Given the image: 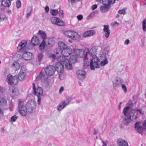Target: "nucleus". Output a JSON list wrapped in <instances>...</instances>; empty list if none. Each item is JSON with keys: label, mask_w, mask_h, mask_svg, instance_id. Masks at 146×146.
I'll list each match as a JSON object with an SVG mask.
<instances>
[{"label": "nucleus", "mask_w": 146, "mask_h": 146, "mask_svg": "<svg viewBox=\"0 0 146 146\" xmlns=\"http://www.w3.org/2000/svg\"><path fill=\"white\" fill-rule=\"evenodd\" d=\"M12 0H1V3L3 6L9 7L11 5V1Z\"/></svg>", "instance_id": "obj_27"}, {"label": "nucleus", "mask_w": 146, "mask_h": 146, "mask_svg": "<svg viewBox=\"0 0 146 146\" xmlns=\"http://www.w3.org/2000/svg\"><path fill=\"white\" fill-rule=\"evenodd\" d=\"M109 50V48L108 47H105L104 49V52L105 54H107L108 53Z\"/></svg>", "instance_id": "obj_46"}, {"label": "nucleus", "mask_w": 146, "mask_h": 146, "mask_svg": "<svg viewBox=\"0 0 146 146\" xmlns=\"http://www.w3.org/2000/svg\"><path fill=\"white\" fill-rule=\"evenodd\" d=\"M50 21L53 24L58 26H63L64 25V22L62 20L55 17H52Z\"/></svg>", "instance_id": "obj_13"}, {"label": "nucleus", "mask_w": 146, "mask_h": 146, "mask_svg": "<svg viewBox=\"0 0 146 146\" xmlns=\"http://www.w3.org/2000/svg\"><path fill=\"white\" fill-rule=\"evenodd\" d=\"M18 107L19 111L20 113L23 116H25L27 110L26 107L22 105V103L21 101L19 103Z\"/></svg>", "instance_id": "obj_12"}, {"label": "nucleus", "mask_w": 146, "mask_h": 146, "mask_svg": "<svg viewBox=\"0 0 146 146\" xmlns=\"http://www.w3.org/2000/svg\"><path fill=\"white\" fill-rule=\"evenodd\" d=\"M119 15L118 14H117L116 15V17H119Z\"/></svg>", "instance_id": "obj_63"}, {"label": "nucleus", "mask_w": 146, "mask_h": 146, "mask_svg": "<svg viewBox=\"0 0 146 146\" xmlns=\"http://www.w3.org/2000/svg\"><path fill=\"white\" fill-rule=\"evenodd\" d=\"M103 6L100 7V10L102 13H105L110 8L111 3L113 4L112 0H102Z\"/></svg>", "instance_id": "obj_4"}, {"label": "nucleus", "mask_w": 146, "mask_h": 146, "mask_svg": "<svg viewBox=\"0 0 146 146\" xmlns=\"http://www.w3.org/2000/svg\"><path fill=\"white\" fill-rule=\"evenodd\" d=\"M27 76L25 72L21 69L18 74V77L20 81H23L25 79Z\"/></svg>", "instance_id": "obj_21"}, {"label": "nucleus", "mask_w": 146, "mask_h": 146, "mask_svg": "<svg viewBox=\"0 0 146 146\" xmlns=\"http://www.w3.org/2000/svg\"><path fill=\"white\" fill-rule=\"evenodd\" d=\"M42 56H43L42 54L40 53L38 54V59L40 62L41 60V59L42 58Z\"/></svg>", "instance_id": "obj_48"}, {"label": "nucleus", "mask_w": 146, "mask_h": 146, "mask_svg": "<svg viewBox=\"0 0 146 146\" xmlns=\"http://www.w3.org/2000/svg\"><path fill=\"white\" fill-rule=\"evenodd\" d=\"M33 91L35 95H37L38 97L37 102L38 105H40L41 100V96L43 94V91L42 88L40 87L37 88L36 89L35 85L34 83L32 84Z\"/></svg>", "instance_id": "obj_3"}, {"label": "nucleus", "mask_w": 146, "mask_h": 146, "mask_svg": "<svg viewBox=\"0 0 146 146\" xmlns=\"http://www.w3.org/2000/svg\"><path fill=\"white\" fill-rule=\"evenodd\" d=\"M129 42V39H127L125 40V41L124 43L125 44H127Z\"/></svg>", "instance_id": "obj_58"}, {"label": "nucleus", "mask_w": 146, "mask_h": 146, "mask_svg": "<svg viewBox=\"0 0 146 146\" xmlns=\"http://www.w3.org/2000/svg\"><path fill=\"white\" fill-rule=\"evenodd\" d=\"M38 33L41 36L43 40L46 38V34L43 31L41 30H39L38 32Z\"/></svg>", "instance_id": "obj_34"}, {"label": "nucleus", "mask_w": 146, "mask_h": 146, "mask_svg": "<svg viewBox=\"0 0 146 146\" xmlns=\"http://www.w3.org/2000/svg\"><path fill=\"white\" fill-rule=\"evenodd\" d=\"M122 83L123 81L122 79L120 78H117L113 82V86L115 87H117L122 84Z\"/></svg>", "instance_id": "obj_22"}, {"label": "nucleus", "mask_w": 146, "mask_h": 146, "mask_svg": "<svg viewBox=\"0 0 146 146\" xmlns=\"http://www.w3.org/2000/svg\"><path fill=\"white\" fill-rule=\"evenodd\" d=\"M75 0H71L70 2L71 4H73V3H75Z\"/></svg>", "instance_id": "obj_62"}, {"label": "nucleus", "mask_w": 146, "mask_h": 146, "mask_svg": "<svg viewBox=\"0 0 146 146\" xmlns=\"http://www.w3.org/2000/svg\"><path fill=\"white\" fill-rule=\"evenodd\" d=\"M44 71L46 75L51 76L54 74L55 72V68L52 66L49 65L45 68Z\"/></svg>", "instance_id": "obj_11"}, {"label": "nucleus", "mask_w": 146, "mask_h": 146, "mask_svg": "<svg viewBox=\"0 0 146 146\" xmlns=\"http://www.w3.org/2000/svg\"><path fill=\"white\" fill-rule=\"evenodd\" d=\"M143 30L144 32H146V19H144L142 22Z\"/></svg>", "instance_id": "obj_35"}, {"label": "nucleus", "mask_w": 146, "mask_h": 146, "mask_svg": "<svg viewBox=\"0 0 146 146\" xmlns=\"http://www.w3.org/2000/svg\"><path fill=\"white\" fill-rule=\"evenodd\" d=\"M36 102L34 100L29 101L26 104L27 111L29 112H32L36 108Z\"/></svg>", "instance_id": "obj_9"}, {"label": "nucleus", "mask_w": 146, "mask_h": 146, "mask_svg": "<svg viewBox=\"0 0 146 146\" xmlns=\"http://www.w3.org/2000/svg\"><path fill=\"white\" fill-rule=\"evenodd\" d=\"M69 62L71 63V64L74 63L76 62L77 59L75 56L72 55L70 56V58L69 59Z\"/></svg>", "instance_id": "obj_32"}, {"label": "nucleus", "mask_w": 146, "mask_h": 146, "mask_svg": "<svg viewBox=\"0 0 146 146\" xmlns=\"http://www.w3.org/2000/svg\"><path fill=\"white\" fill-rule=\"evenodd\" d=\"M45 44H44V42L42 41L41 43L39 46V48L41 50L43 49L44 47Z\"/></svg>", "instance_id": "obj_41"}, {"label": "nucleus", "mask_w": 146, "mask_h": 146, "mask_svg": "<svg viewBox=\"0 0 146 146\" xmlns=\"http://www.w3.org/2000/svg\"><path fill=\"white\" fill-rule=\"evenodd\" d=\"M45 45L48 46H50L52 44L53 42L52 40L50 38H47L43 40Z\"/></svg>", "instance_id": "obj_26"}, {"label": "nucleus", "mask_w": 146, "mask_h": 146, "mask_svg": "<svg viewBox=\"0 0 146 146\" xmlns=\"http://www.w3.org/2000/svg\"><path fill=\"white\" fill-rule=\"evenodd\" d=\"M27 42L26 40H23L21 42L18 46V49L21 51H23V50L26 48Z\"/></svg>", "instance_id": "obj_18"}, {"label": "nucleus", "mask_w": 146, "mask_h": 146, "mask_svg": "<svg viewBox=\"0 0 146 146\" xmlns=\"http://www.w3.org/2000/svg\"><path fill=\"white\" fill-rule=\"evenodd\" d=\"M84 59V67L86 68L88 67L89 66V63L87 61L88 58L86 59Z\"/></svg>", "instance_id": "obj_36"}, {"label": "nucleus", "mask_w": 146, "mask_h": 146, "mask_svg": "<svg viewBox=\"0 0 146 146\" xmlns=\"http://www.w3.org/2000/svg\"><path fill=\"white\" fill-rule=\"evenodd\" d=\"M59 77L60 79L61 80H62L65 78V76L64 74L61 73L60 74Z\"/></svg>", "instance_id": "obj_47"}, {"label": "nucleus", "mask_w": 146, "mask_h": 146, "mask_svg": "<svg viewBox=\"0 0 146 146\" xmlns=\"http://www.w3.org/2000/svg\"><path fill=\"white\" fill-rule=\"evenodd\" d=\"M95 13L94 12H92L91 13L89 16V17H91V18L93 17Z\"/></svg>", "instance_id": "obj_55"}, {"label": "nucleus", "mask_w": 146, "mask_h": 146, "mask_svg": "<svg viewBox=\"0 0 146 146\" xmlns=\"http://www.w3.org/2000/svg\"><path fill=\"white\" fill-rule=\"evenodd\" d=\"M64 90V87L63 86H61L59 90V92L60 93L62 92H63Z\"/></svg>", "instance_id": "obj_57"}, {"label": "nucleus", "mask_w": 146, "mask_h": 146, "mask_svg": "<svg viewBox=\"0 0 146 146\" xmlns=\"http://www.w3.org/2000/svg\"><path fill=\"white\" fill-rule=\"evenodd\" d=\"M45 12L47 13L49 11V8L48 6H46L45 8Z\"/></svg>", "instance_id": "obj_56"}, {"label": "nucleus", "mask_w": 146, "mask_h": 146, "mask_svg": "<svg viewBox=\"0 0 146 146\" xmlns=\"http://www.w3.org/2000/svg\"><path fill=\"white\" fill-rule=\"evenodd\" d=\"M33 57L32 54L27 52L26 51L24 52L22 54L23 58L25 60H30Z\"/></svg>", "instance_id": "obj_20"}, {"label": "nucleus", "mask_w": 146, "mask_h": 146, "mask_svg": "<svg viewBox=\"0 0 146 146\" xmlns=\"http://www.w3.org/2000/svg\"><path fill=\"white\" fill-rule=\"evenodd\" d=\"M101 1V0H96V1L98 2H100Z\"/></svg>", "instance_id": "obj_64"}, {"label": "nucleus", "mask_w": 146, "mask_h": 146, "mask_svg": "<svg viewBox=\"0 0 146 146\" xmlns=\"http://www.w3.org/2000/svg\"><path fill=\"white\" fill-rule=\"evenodd\" d=\"M7 13L9 15H10L11 13V10H8L7 11Z\"/></svg>", "instance_id": "obj_60"}, {"label": "nucleus", "mask_w": 146, "mask_h": 146, "mask_svg": "<svg viewBox=\"0 0 146 146\" xmlns=\"http://www.w3.org/2000/svg\"><path fill=\"white\" fill-rule=\"evenodd\" d=\"M70 101V100L66 102L65 101L61 102L58 106L57 110L58 111H60L63 108H65L67 105L68 104Z\"/></svg>", "instance_id": "obj_19"}, {"label": "nucleus", "mask_w": 146, "mask_h": 146, "mask_svg": "<svg viewBox=\"0 0 146 146\" xmlns=\"http://www.w3.org/2000/svg\"><path fill=\"white\" fill-rule=\"evenodd\" d=\"M58 62L56 63L55 66V70H56L58 72L62 73L64 69V65L63 62Z\"/></svg>", "instance_id": "obj_14"}, {"label": "nucleus", "mask_w": 146, "mask_h": 146, "mask_svg": "<svg viewBox=\"0 0 146 146\" xmlns=\"http://www.w3.org/2000/svg\"><path fill=\"white\" fill-rule=\"evenodd\" d=\"M18 118V116L16 115H14L11 117V119L9 121L10 122H15L16 121Z\"/></svg>", "instance_id": "obj_39"}, {"label": "nucleus", "mask_w": 146, "mask_h": 146, "mask_svg": "<svg viewBox=\"0 0 146 146\" xmlns=\"http://www.w3.org/2000/svg\"><path fill=\"white\" fill-rule=\"evenodd\" d=\"M50 13L53 16H56L58 13L57 10L51 9L50 11Z\"/></svg>", "instance_id": "obj_37"}, {"label": "nucleus", "mask_w": 146, "mask_h": 146, "mask_svg": "<svg viewBox=\"0 0 146 146\" xmlns=\"http://www.w3.org/2000/svg\"><path fill=\"white\" fill-rule=\"evenodd\" d=\"M39 76L41 78L44 77V75L43 72H41L39 74Z\"/></svg>", "instance_id": "obj_51"}, {"label": "nucleus", "mask_w": 146, "mask_h": 146, "mask_svg": "<svg viewBox=\"0 0 146 146\" xmlns=\"http://www.w3.org/2000/svg\"><path fill=\"white\" fill-rule=\"evenodd\" d=\"M32 10V8L31 7H29L28 8L27 11V13H31V11Z\"/></svg>", "instance_id": "obj_52"}, {"label": "nucleus", "mask_w": 146, "mask_h": 146, "mask_svg": "<svg viewBox=\"0 0 146 146\" xmlns=\"http://www.w3.org/2000/svg\"><path fill=\"white\" fill-rule=\"evenodd\" d=\"M8 83L10 84H16L18 82V79L16 76H13L10 74L8 75L7 78Z\"/></svg>", "instance_id": "obj_10"}, {"label": "nucleus", "mask_w": 146, "mask_h": 146, "mask_svg": "<svg viewBox=\"0 0 146 146\" xmlns=\"http://www.w3.org/2000/svg\"><path fill=\"white\" fill-rule=\"evenodd\" d=\"M31 42L33 45L36 46L38 44L39 41L36 36H34L31 39Z\"/></svg>", "instance_id": "obj_29"}, {"label": "nucleus", "mask_w": 146, "mask_h": 146, "mask_svg": "<svg viewBox=\"0 0 146 146\" xmlns=\"http://www.w3.org/2000/svg\"><path fill=\"white\" fill-rule=\"evenodd\" d=\"M33 46L31 42L27 44L26 48L29 50L33 48Z\"/></svg>", "instance_id": "obj_40"}, {"label": "nucleus", "mask_w": 146, "mask_h": 146, "mask_svg": "<svg viewBox=\"0 0 146 146\" xmlns=\"http://www.w3.org/2000/svg\"><path fill=\"white\" fill-rule=\"evenodd\" d=\"M31 13H27V14L26 15V17L27 18L30 15V14Z\"/></svg>", "instance_id": "obj_61"}, {"label": "nucleus", "mask_w": 146, "mask_h": 146, "mask_svg": "<svg viewBox=\"0 0 146 146\" xmlns=\"http://www.w3.org/2000/svg\"><path fill=\"white\" fill-rule=\"evenodd\" d=\"M135 128L138 133L141 134L143 131L146 129V120L142 124L140 121L136 122L135 124Z\"/></svg>", "instance_id": "obj_6"}, {"label": "nucleus", "mask_w": 146, "mask_h": 146, "mask_svg": "<svg viewBox=\"0 0 146 146\" xmlns=\"http://www.w3.org/2000/svg\"><path fill=\"white\" fill-rule=\"evenodd\" d=\"M59 16L61 18H63V13L62 11H61L59 12Z\"/></svg>", "instance_id": "obj_53"}, {"label": "nucleus", "mask_w": 146, "mask_h": 146, "mask_svg": "<svg viewBox=\"0 0 146 146\" xmlns=\"http://www.w3.org/2000/svg\"><path fill=\"white\" fill-rule=\"evenodd\" d=\"M58 44L60 48L56 49V50L55 52V53H56V54L55 55L53 54H52L51 55V56L54 59H55L56 58H58V57L60 56L58 55H59V54L60 53L62 49H63L67 47L66 44L63 42H58Z\"/></svg>", "instance_id": "obj_7"}, {"label": "nucleus", "mask_w": 146, "mask_h": 146, "mask_svg": "<svg viewBox=\"0 0 146 146\" xmlns=\"http://www.w3.org/2000/svg\"><path fill=\"white\" fill-rule=\"evenodd\" d=\"M108 141H101L99 142V145L100 146H106Z\"/></svg>", "instance_id": "obj_38"}, {"label": "nucleus", "mask_w": 146, "mask_h": 146, "mask_svg": "<svg viewBox=\"0 0 146 146\" xmlns=\"http://www.w3.org/2000/svg\"><path fill=\"white\" fill-rule=\"evenodd\" d=\"M9 91L11 93L12 95L15 96L18 95L19 94V92L17 89L14 86H12L9 88Z\"/></svg>", "instance_id": "obj_25"}, {"label": "nucleus", "mask_w": 146, "mask_h": 146, "mask_svg": "<svg viewBox=\"0 0 146 146\" xmlns=\"http://www.w3.org/2000/svg\"><path fill=\"white\" fill-rule=\"evenodd\" d=\"M130 111L131 112H132L133 111H134V112L133 115H136V119L137 118V115L138 114V112H139L140 114L141 115H143L144 114V111H142L141 110H132L131 108H130Z\"/></svg>", "instance_id": "obj_30"}, {"label": "nucleus", "mask_w": 146, "mask_h": 146, "mask_svg": "<svg viewBox=\"0 0 146 146\" xmlns=\"http://www.w3.org/2000/svg\"><path fill=\"white\" fill-rule=\"evenodd\" d=\"M97 7V5H92V8L93 10H94L96 9Z\"/></svg>", "instance_id": "obj_54"}, {"label": "nucleus", "mask_w": 146, "mask_h": 146, "mask_svg": "<svg viewBox=\"0 0 146 146\" xmlns=\"http://www.w3.org/2000/svg\"><path fill=\"white\" fill-rule=\"evenodd\" d=\"M98 62L99 61H102V60H105L107 59L106 56L103 54H100L99 55V58H98Z\"/></svg>", "instance_id": "obj_33"}, {"label": "nucleus", "mask_w": 146, "mask_h": 146, "mask_svg": "<svg viewBox=\"0 0 146 146\" xmlns=\"http://www.w3.org/2000/svg\"><path fill=\"white\" fill-rule=\"evenodd\" d=\"M21 6V3L20 0H17L16 2V7L17 9L20 7Z\"/></svg>", "instance_id": "obj_42"}, {"label": "nucleus", "mask_w": 146, "mask_h": 146, "mask_svg": "<svg viewBox=\"0 0 146 146\" xmlns=\"http://www.w3.org/2000/svg\"><path fill=\"white\" fill-rule=\"evenodd\" d=\"M57 59L58 62H63L66 69L70 70L72 69V67L71 65L72 64L69 62L68 60L66 57L60 56L58 57Z\"/></svg>", "instance_id": "obj_5"}, {"label": "nucleus", "mask_w": 146, "mask_h": 146, "mask_svg": "<svg viewBox=\"0 0 146 146\" xmlns=\"http://www.w3.org/2000/svg\"><path fill=\"white\" fill-rule=\"evenodd\" d=\"M108 63V62L107 59L105 60H102L100 64L102 66H105L106 64H107Z\"/></svg>", "instance_id": "obj_43"}, {"label": "nucleus", "mask_w": 146, "mask_h": 146, "mask_svg": "<svg viewBox=\"0 0 146 146\" xmlns=\"http://www.w3.org/2000/svg\"><path fill=\"white\" fill-rule=\"evenodd\" d=\"M119 24V23L117 22V21H115L113 23V25L114 26H115L116 25L118 26Z\"/></svg>", "instance_id": "obj_59"}, {"label": "nucleus", "mask_w": 146, "mask_h": 146, "mask_svg": "<svg viewBox=\"0 0 146 146\" xmlns=\"http://www.w3.org/2000/svg\"><path fill=\"white\" fill-rule=\"evenodd\" d=\"M7 19V18L4 15H0V20L1 21L6 20Z\"/></svg>", "instance_id": "obj_44"}, {"label": "nucleus", "mask_w": 146, "mask_h": 146, "mask_svg": "<svg viewBox=\"0 0 146 146\" xmlns=\"http://www.w3.org/2000/svg\"><path fill=\"white\" fill-rule=\"evenodd\" d=\"M77 18L78 20H81L83 18V16L81 15H80L77 16Z\"/></svg>", "instance_id": "obj_50"}, {"label": "nucleus", "mask_w": 146, "mask_h": 146, "mask_svg": "<svg viewBox=\"0 0 146 146\" xmlns=\"http://www.w3.org/2000/svg\"><path fill=\"white\" fill-rule=\"evenodd\" d=\"M96 50L94 48H91L85 53L84 59H87L88 56L92 57L91 58L90 66L92 70H94L95 68L99 67L98 58L96 56Z\"/></svg>", "instance_id": "obj_1"}, {"label": "nucleus", "mask_w": 146, "mask_h": 146, "mask_svg": "<svg viewBox=\"0 0 146 146\" xmlns=\"http://www.w3.org/2000/svg\"><path fill=\"white\" fill-rule=\"evenodd\" d=\"M134 111L131 112L130 107L127 106L124 108L123 112L124 115L123 117L122 123L125 125H126L129 124L131 122V120H133L136 119V116L133 115Z\"/></svg>", "instance_id": "obj_2"}, {"label": "nucleus", "mask_w": 146, "mask_h": 146, "mask_svg": "<svg viewBox=\"0 0 146 146\" xmlns=\"http://www.w3.org/2000/svg\"><path fill=\"white\" fill-rule=\"evenodd\" d=\"M118 143L119 146H128L127 141L122 139H118Z\"/></svg>", "instance_id": "obj_28"}, {"label": "nucleus", "mask_w": 146, "mask_h": 146, "mask_svg": "<svg viewBox=\"0 0 146 146\" xmlns=\"http://www.w3.org/2000/svg\"><path fill=\"white\" fill-rule=\"evenodd\" d=\"M11 67L15 71L17 70L20 68L19 65L17 62H14L13 64Z\"/></svg>", "instance_id": "obj_31"}, {"label": "nucleus", "mask_w": 146, "mask_h": 146, "mask_svg": "<svg viewBox=\"0 0 146 146\" xmlns=\"http://www.w3.org/2000/svg\"><path fill=\"white\" fill-rule=\"evenodd\" d=\"M86 72L84 70H79L77 72V77L78 79L80 80H83L86 77Z\"/></svg>", "instance_id": "obj_16"}, {"label": "nucleus", "mask_w": 146, "mask_h": 146, "mask_svg": "<svg viewBox=\"0 0 146 146\" xmlns=\"http://www.w3.org/2000/svg\"><path fill=\"white\" fill-rule=\"evenodd\" d=\"M64 34L67 37L70 38L74 40H76L79 38L78 34L73 31H66L64 33Z\"/></svg>", "instance_id": "obj_8"}, {"label": "nucleus", "mask_w": 146, "mask_h": 146, "mask_svg": "<svg viewBox=\"0 0 146 146\" xmlns=\"http://www.w3.org/2000/svg\"><path fill=\"white\" fill-rule=\"evenodd\" d=\"M74 51L76 55L84 59L85 53L82 49H74Z\"/></svg>", "instance_id": "obj_17"}, {"label": "nucleus", "mask_w": 146, "mask_h": 146, "mask_svg": "<svg viewBox=\"0 0 146 146\" xmlns=\"http://www.w3.org/2000/svg\"><path fill=\"white\" fill-rule=\"evenodd\" d=\"M96 34V32L94 30H90L87 31L84 33L83 36L85 37H89L94 35Z\"/></svg>", "instance_id": "obj_24"}, {"label": "nucleus", "mask_w": 146, "mask_h": 146, "mask_svg": "<svg viewBox=\"0 0 146 146\" xmlns=\"http://www.w3.org/2000/svg\"><path fill=\"white\" fill-rule=\"evenodd\" d=\"M104 28L103 30L105 33V36L106 38L109 37L110 33V30L109 29V27L108 25H105L104 26Z\"/></svg>", "instance_id": "obj_23"}, {"label": "nucleus", "mask_w": 146, "mask_h": 146, "mask_svg": "<svg viewBox=\"0 0 146 146\" xmlns=\"http://www.w3.org/2000/svg\"><path fill=\"white\" fill-rule=\"evenodd\" d=\"M126 10L125 9H123L122 10H119L118 11V13L120 14H125L126 13Z\"/></svg>", "instance_id": "obj_45"}, {"label": "nucleus", "mask_w": 146, "mask_h": 146, "mask_svg": "<svg viewBox=\"0 0 146 146\" xmlns=\"http://www.w3.org/2000/svg\"><path fill=\"white\" fill-rule=\"evenodd\" d=\"M122 88L124 92L125 93L127 92V87L124 84H123L122 85Z\"/></svg>", "instance_id": "obj_49"}, {"label": "nucleus", "mask_w": 146, "mask_h": 146, "mask_svg": "<svg viewBox=\"0 0 146 146\" xmlns=\"http://www.w3.org/2000/svg\"><path fill=\"white\" fill-rule=\"evenodd\" d=\"M72 52V50L71 48L69 47H67L65 48L62 49V51H61V53L63 56H61L63 57H68L69 56Z\"/></svg>", "instance_id": "obj_15"}]
</instances>
